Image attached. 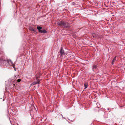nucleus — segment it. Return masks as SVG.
Wrapping results in <instances>:
<instances>
[{
  "label": "nucleus",
  "instance_id": "nucleus-7",
  "mask_svg": "<svg viewBox=\"0 0 125 125\" xmlns=\"http://www.w3.org/2000/svg\"><path fill=\"white\" fill-rule=\"evenodd\" d=\"M97 68V65H94L93 66L92 69L94 71Z\"/></svg>",
  "mask_w": 125,
  "mask_h": 125
},
{
  "label": "nucleus",
  "instance_id": "nucleus-9",
  "mask_svg": "<svg viewBox=\"0 0 125 125\" xmlns=\"http://www.w3.org/2000/svg\"><path fill=\"white\" fill-rule=\"evenodd\" d=\"M88 84L87 83H85L84 84V86L85 87L84 89H86L88 87Z\"/></svg>",
  "mask_w": 125,
  "mask_h": 125
},
{
  "label": "nucleus",
  "instance_id": "nucleus-6",
  "mask_svg": "<svg viewBox=\"0 0 125 125\" xmlns=\"http://www.w3.org/2000/svg\"><path fill=\"white\" fill-rule=\"evenodd\" d=\"M40 81L39 79L37 77L36 80H35L34 82L36 84L37 83L39 84L40 83Z\"/></svg>",
  "mask_w": 125,
  "mask_h": 125
},
{
  "label": "nucleus",
  "instance_id": "nucleus-1",
  "mask_svg": "<svg viewBox=\"0 0 125 125\" xmlns=\"http://www.w3.org/2000/svg\"><path fill=\"white\" fill-rule=\"evenodd\" d=\"M60 54H59V53H58V56H60V58H62V57L64 55L65 56L66 55V53L64 52V51L62 47H61L60 50Z\"/></svg>",
  "mask_w": 125,
  "mask_h": 125
},
{
  "label": "nucleus",
  "instance_id": "nucleus-5",
  "mask_svg": "<svg viewBox=\"0 0 125 125\" xmlns=\"http://www.w3.org/2000/svg\"><path fill=\"white\" fill-rule=\"evenodd\" d=\"M8 62L10 65L12 66L13 67L15 66L14 64H13L12 61L10 60H8Z\"/></svg>",
  "mask_w": 125,
  "mask_h": 125
},
{
  "label": "nucleus",
  "instance_id": "nucleus-17",
  "mask_svg": "<svg viewBox=\"0 0 125 125\" xmlns=\"http://www.w3.org/2000/svg\"><path fill=\"white\" fill-rule=\"evenodd\" d=\"M74 120V119H73V120H71V122H73Z\"/></svg>",
  "mask_w": 125,
  "mask_h": 125
},
{
  "label": "nucleus",
  "instance_id": "nucleus-18",
  "mask_svg": "<svg viewBox=\"0 0 125 125\" xmlns=\"http://www.w3.org/2000/svg\"><path fill=\"white\" fill-rule=\"evenodd\" d=\"M60 115H61V116H62V118H63V117L62 115V114H61Z\"/></svg>",
  "mask_w": 125,
  "mask_h": 125
},
{
  "label": "nucleus",
  "instance_id": "nucleus-2",
  "mask_svg": "<svg viewBox=\"0 0 125 125\" xmlns=\"http://www.w3.org/2000/svg\"><path fill=\"white\" fill-rule=\"evenodd\" d=\"M37 29L38 30V32L39 33H46L47 32V31L45 30H42V27L41 26H37Z\"/></svg>",
  "mask_w": 125,
  "mask_h": 125
},
{
  "label": "nucleus",
  "instance_id": "nucleus-15",
  "mask_svg": "<svg viewBox=\"0 0 125 125\" xmlns=\"http://www.w3.org/2000/svg\"><path fill=\"white\" fill-rule=\"evenodd\" d=\"M12 85H13V86H15V84H12Z\"/></svg>",
  "mask_w": 125,
  "mask_h": 125
},
{
  "label": "nucleus",
  "instance_id": "nucleus-11",
  "mask_svg": "<svg viewBox=\"0 0 125 125\" xmlns=\"http://www.w3.org/2000/svg\"><path fill=\"white\" fill-rule=\"evenodd\" d=\"M115 61L113 59V60L112 61L111 63L112 64H114V63L115 62Z\"/></svg>",
  "mask_w": 125,
  "mask_h": 125
},
{
  "label": "nucleus",
  "instance_id": "nucleus-4",
  "mask_svg": "<svg viewBox=\"0 0 125 125\" xmlns=\"http://www.w3.org/2000/svg\"><path fill=\"white\" fill-rule=\"evenodd\" d=\"M70 24L69 23L65 21L63 28L68 29L70 28Z\"/></svg>",
  "mask_w": 125,
  "mask_h": 125
},
{
  "label": "nucleus",
  "instance_id": "nucleus-19",
  "mask_svg": "<svg viewBox=\"0 0 125 125\" xmlns=\"http://www.w3.org/2000/svg\"><path fill=\"white\" fill-rule=\"evenodd\" d=\"M38 87L39 86V85L38 84Z\"/></svg>",
  "mask_w": 125,
  "mask_h": 125
},
{
  "label": "nucleus",
  "instance_id": "nucleus-8",
  "mask_svg": "<svg viewBox=\"0 0 125 125\" xmlns=\"http://www.w3.org/2000/svg\"><path fill=\"white\" fill-rule=\"evenodd\" d=\"M29 30L31 31H32L34 32L36 31L35 29L33 28L32 27H30L29 28Z\"/></svg>",
  "mask_w": 125,
  "mask_h": 125
},
{
  "label": "nucleus",
  "instance_id": "nucleus-16",
  "mask_svg": "<svg viewBox=\"0 0 125 125\" xmlns=\"http://www.w3.org/2000/svg\"><path fill=\"white\" fill-rule=\"evenodd\" d=\"M96 104H97V105H99L100 104H99V103H96Z\"/></svg>",
  "mask_w": 125,
  "mask_h": 125
},
{
  "label": "nucleus",
  "instance_id": "nucleus-14",
  "mask_svg": "<svg viewBox=\"0 0 125 125\" xmlns=\"http://www.w3.org/2000/svg\"><path fill=\"white\" fill-rule=\"evenodd\" d=\"M3 61H1V60H0V64H1L2 62Z\"/></svg>",
  "mask_w": 125,
  "mask_h": 125
},
{
  "label": "nucleus",
  "instance_id": "nucleus-10",
  "mask_svg": "<svg viewBox=\"0 0 125 125\" xmlns=\"http://www.w3.org/2000/svg\"><path fill=\"white\" fill-rule=\"evenodd\" d=\"M36 84L35 83L33 82L30 84V86H31Z\"/></svg>",
  "mask_w": 125,
  "mask_h": 125
},
{
  "label": "nucleus",
  "instance_id": "nucleus-20",
  "mask_svg": "<svg viewBox=\"0 0 125 125\" xmlns=\"http://www.w3.org/2000/svg\"><path fill=\"white\" fill-rule=\"evenodd\" d=\"M97 108H99V107H97Z\"/></svg>",
  "mask_w": 125,
  "mask_h": 125
},
{
  "label": "nucleus",
  "instance_id": "nucleus-12",
  "mask_svg": "<svg viewBox=\"0 0 125 125\" xmlns=\"http://www.w3.org/2000/svg\"><path fill=\"white\" fill-rule=\"evenodd\" d=\"M116 57H117V56H115V57L114 58V59H113L114 60V61H115V60H116Z\"/></svg>",
  "mask_w": 125,
  "mask_h": 125
},
{
  "label": "nucleus",
  "instance_id": "nucleus-13",
  "mask_svg": "<svg viewBox=\"0 0 125 125\" xmlns=\"http://www.w3.org/2000/svg\"><path fill=\"white\" fill-rule=\"evenodd\" d=\"M21 81V80L20 79H18L17 80V81L18 82H20Z\"/></svg>",
  "mask_w": 125,
  "mask_h": 125
},
{
  "label": "nucleus",
  "instance_id": "nucleus-3",
  "mask_svg": "<svg viewBox=\"0 0 125 125\" xmlns=\"http://www.w3.org/2000/svg\"><path fill=\"white\" fill-rule=\"evenodd\" d=\"M65 22V21H61L58 22L57 23V24L59 26H60L62 27L63 28V27L64 25Z\"/></svg>",
  "mask_w": 125,
  "mask_h": 125
}]
</instances>
